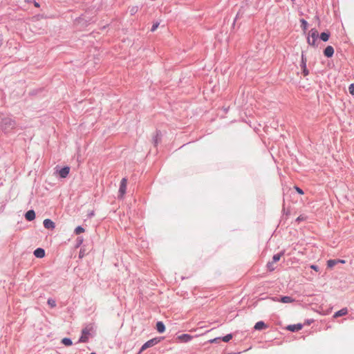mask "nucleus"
<instances>
[{"mask_svg":"<svg viewBox=\"0 0 354 354\" xmlns=\"http://www.w3.org/2000/svg\"><path fill=\"white\" fill-rule=\"evenodd\" d=\"M90 335V330L88 328H85L82 331V335L79 339V342H86L88 340V336Z\"/></svg>","mask_w":354,"mask_h":354,"instance_id":"obj_6","label":"nucleus"},{"mask_svg":"<svg viewBox=\"0 0 354 354\" xmlns=\"http://www.w3.org/2000/svg\"><path fill=\"white\" fill-rule=\"evenodd\" d=\"M84 232V228L82 227V226H77L75 229V231L74 232L76 234H80L82 232Z\"/></svg>","mask_w":354,"mask_h":354,"instance_id":"obj_25","label":"nucleus"},{"mask_svg":"<svg viewBox=\"0 0 354 354\" xmlns=\"http://www.w3.org/2000/svg\"><path fill=\"white\" fill-rule=\"evenodd\" d=\"M83 240H84V239H83V237H82V236H78V237L77 238V239H76V242H77V246L80 245L82 243Z\"/></svg>","mask_w":354,"mask_h":354,"instance_id":"obj_30","label":"nucleus"},{"mask_svg":"<svg viewBox=\"0 0 354 354\" xmlns=\"http://www.w3.org/2000/svg\"><path fill=\"white\" fill-rule=\"evenodd\" d=\"M274 300L281 301L284 304H288V303H291V302L294 301V299L291 297H289V296H283V297H281L279 299H274Z\"/></svg>","mask_w":354,"mask_h":354,"instance_id":"obj_16","label":"nucleus"},{"mask_svg":"<svg viewBox=\"0 0 354 354\" xmlns=\"http://www.w3.org/2000/svg\"><path fill=\"white\" fill-rule=\"evenodd\" d=\"M60 178H65L67 177L70 172V167L68 166H65L60 169L59 171H57Z\"/></svg>","mask_w":354,"mask_h":354,"instance_id":"obj_7","label":"nucleus"},{"mask_svg":"<svg viewBox=\"0 0 354 354\" xmlns=\"http://www.w3.org/2000/svg\"><path fill=\"white\" fill-rule=\"evenodd\" d=\"M319 35L317 30L315 29H311V30L309 32V36L307 38L308 44L314 47H317V44H316V41Z\"/></svg>","mask_w":354,"mask_h":354,"instance_id":"obj_2","label":"nucleus"},{"mask_svg":"<svg viewBox=\"0 0 354 354\" xmlns=\"http://www.w3.org/2000/svg\"><path fill=\"white\" fill-rule=\"evenodd\" d=\"M16 126L15 120L10 117H4L1 119L0 127L4 133H10Z\"/></svg>","mask_w":354,"mask_h":354,"instance_id":"obj_1","label":"nucleus"},{"mask_svg":"<svg viewBox=\"0 0 354 354\" xmlns=\"http://www.w3.org/2000/svg\"><path fill=\"white\" fill-rule=\"evenodd\" d=\"M334 54V48L331 46H328L324 50V55L326 57H331Z\"/></svg>","mask_w":354,"mask_h":354,"instance_id":"obj_10","label":"nucleus"},{"mask_svg":"<svg viewBox=\"0 0 354 354\" xmlns=\"http://www.w3.org/2000/svg\"><path fill=\"white\" fill-rule=\"evenodd\" d=\"M94 214H94V211H91V212H89V213H88V216L89 218H91L92 216H94Z\"/></svg>","mask_w":354,"mask_h":354,"instance_id":"obj_36","label":"nucleus"},{"mask_svg":"<svg viewBox=\"0 0 354 354\" xmlns=\"http://www.w3.org/2000/svg\"><path fill=\"white\" fill-rule=\"evenodd\" d=\"M3 35L1 34H0V47L3 45Z\"/></svg>","mask_w":354,"mask_h":354,"instance_id":"obj_35","label":"nucleus"},{"mask_svg":"<svg viewBox=\"0 0 354 354\" xmlns=\"http://www.w3.org/2000/svg\"><path fill=\"white\" fill-rule=\"evenodd\" d=\"M254 328L255 330H261L267 328L268 326L263 321H259L255 324Z\"/></svg>","mask_w":354,"mask_h":354,"instance_id":"obj_15","label":"nucleus"},{"mask_svg":"<svg viewBox=\"0 0 354 354\" xmlns=\"http://www.w3.org/2000/svg\"><path fill=\"white\" fill-rule=\"evenodd\" d=\"M310 268L315 271H319V268L316 265H311Z\"/></svg>","mask_w":354,"mask_h":354,"instance_id":"obj_34","label":"nucleus"},{"mask_svg":"<svg viewBox=\"0 0 354 354\" xmlns=\"http://www.w3.org/2000/svg\"><path fill=\"white\" fill-rule=\"evenodd\" d=\"M282 255H283V252L275 254L272 257V262H273L274 263H277V261H279L280 260Z\"/></svg>","mask_w":354,"mask_h":354,"instance_id":"obj_21","label":"nucleus"},{"mask_svg":"<svg viewBox=\"0 0 354 354\" xmlns=\"http://www.w3.org/2000/svg\"><path fill=\"white\" fill-rule=\"evenodd\" d=\"M267 268L270 271H273L275 268L274 267V263L272 261H270L267 263Z\"/></svg>","mask_w":354,"mask_h":354,"instance_id":"obj_27","label":"nucleus"},{"mask_svg":"<svg viewBox=\"0 0 354 354\" xmlns=\"http://www.w3.org/2000/svg\"><path fill=\"white\" fill-rule=\"evenodd\" d=\"M348 91L352 95H354V84H351L349 85Z\"/></svg>","mask_w":354,"mask_h":354,"instance_id":"obj_28","label":"nucleus"},{"mask_svg":"<svg viewBox=\"0 0 354 354\" xmlns=\"http://www.w3.org/2000/svg\"><path fill=\"white\" fill-rule=\"evenodd\" d=\"M45 228L48 230H53L55 227V223L49 218H46L43 222Z\"/></svg>","mask_w":354,"mask_h":354,"instance_id":"obj_8","label":"nucleus"},{"mask_svg":"<svg viewBox=\"0 0 354 354\" xmlns=\"http://www.w3.org/2000/svg\"><path fill=\"white\" fill-rule=\"evenodd\" d=\"M339 263L338 259H330L327 261L328 268H332Z\"/></svg>","mask_w":354,"mask_h":354,"instance_id":"obj_20","label":"nucleus"},{"mask_svg":"<svg viewBox=\"0 0 354 354\" xmlns=\"http://www.w3.org/2000/svg\"><path fill=\"white\" fill-rule=\"evenodd\" d=\"M330 33L328 32H323L320 34L319 38L324 41H327L329 39Z\"/></svg>","mask_w":354,"mask_h":354,"instance_id":"obj_19","label":"nucleus"},{"mask_svg":"<svg viewBox=\"0 0 354 354\" xmlns=\"http://www.w3.org/2000/svg\"><path fill=\"white\" fill-rule=\"evenodd\" d=\"M33 3H34V5L36 8H39V3H37V1H35V0L33 1Z\"/></svg>","mask_w":354,"mask_h":354,"instance_id":"obj_38","label":"nucleus"},{"mask_svg":"<svg viewBox=\"0 0 354 354\" xmlns=\"http://www.w3.org/2000/svg\"><path fill=\"white\" fill-rule=\"evenodd\" d=\"M159 342L158 338H153L146 342L140 348L139 353H142L148 348L152 347Z\"/></svg>","mask_w":354,"mask_h":354,"instance_id":"obj_3","label":"nucleus"},{"mask_svg":"<svg viewBox=\"0 0 354 354\" xmlns=\"http://www.w3.org/2000/svg\"><path fill=\"white\" fill-rule=\"evenodd\" d=\"M303 220H304V217L302 216H298L296 219L297 221H303Z\"/></svg>","mask_w":354,"mask_h":354,"instance_id":"obj_37","label":"nucleus"},{"mask_svg":"<svg viewBox=\"0 0 354 354\" xmlns=\"http://www.w3.org/2000/svg\"><path fill=\"white\" fill-rule=\"evenodd\" d=\"M156 330L160 333H162L165 331V326L162 322H158L156 323Z\"/></svg>","mask_w":354,"mask_h":354,"instance_id":"obj_17","label":"nucleus"},{"mask_svg":"<svg viewBox=\"0 0 354 354\" xmlns=\"http://www.w3.org/2000/svg\"><path fill=\"white\" fill-rule=\"evenodd\" d=\"M25 218L28 221H31L34 220L35 218V211L32 210V209L28 210L25 214Z\"/></svg>","mask_w":354,"mask_h":354,"instance_id":"obj_13","label":"nucleus"},{"mask_svg":"<svg viewBox=\"0 0 354 354\" xmlns=\"http://www.w3.org/2000/svg\"><path fill=\"white\" fill-rule=\"evenodd\" d=\"M162 138V134L160 131H156L155 136L153 138V142L154 146H157L158 144L160 142Z\"/></svg>","mask_w":354,"mask_h":354,"instance_id":"obj_12","label":"nucleus"},{"mask_svg":"<svg viewBox=\"0 0 354 354\" xmlns=\"http://www.w3.org/2000/svg\"><path fill=\"white\" fill-rule=\"evenodd\" d=\"M91 354H95L94 353H91Z\"/></svg>","mask_w":354,"mask_h":354,"instance_id":"obj_43","label":"nucleus"},{"mask_svg":"<svg viewBox=\"0 0 354 354\" xmlns=\"http://www.w3.org/2000/svg\"><path fill=\"white\" fill-rule=\"evenodd\" d=\"M290 1H291L292 2H293V3L295 1V0H290Z\"/></svg>","mask_w":354,"mask_h":354,"instance_id":"obj_42","label":"nucleus"},{"mask_svg":"<svg viewBox=\"0 0 354 354\" xmlns=\"http://www.w3.org/2000/svg\"><path fill=\"white\" fill-rule=\"evenodd\" d=\"M193 337L189 334H182L179 336H178V339L181 342H189L192 339Z\"/></svg>","mask_w":354,"mask_h":354,"instance_id":"obj_9","label":"nucleus"},{"mask_svg":"<svg viewBox=\"0 0 354 354\" xmlns=\"http://www.w3.org/2000/svg\"><path fill=\"white\" fill-rule=\"evenodd\" d=\"M34 0H26L27 3H32Z\"/></svg>","mask_w":354,"mask_h":354,"instance_id":"obj_40","label":"nucleus"},{"mask_svg":"<svg viewBox=\"0 0 354 354\" xmlns=\"http://www.w3.org/2000/svg\"><path fill=\"white\" fill-rule=\"evenodd\" d=\"M301 27L304 30H306L308 28V22L304 19H301Z\"/></svg>","mask_w":354,"mask_h":354,"instance_id":"obj_23","label":"nucleus"},{"mask_svg":"<svg viewBox=\"0 0 354 354\" xmlns=\"http://www.w3.org/2000/svg\"><path fill=\"white\" fill-rule=\"evenodd\" d=\"M138 11V7L136 6H134V7H132L131 9H130V13L131 15H133L134 14H136Z\"/></svg>","mask_w":354,"mask_h":354,"instance_id":"obj_29","label":"nucleus"},{"mask_svg":"<svg viewBox=\"0 0 354 354\" xmlns=\"http://www.w3.org/2000/svg\"><path fill=\"white\" fill-rule=\"evenodd\" d=\"M347 313H348L347 308H342L341 310H338V311L335 313L334 317H339L345 315Z\"/></svg>","mask_w":354,"mask_h":354,"instance_id":"obj_18","label":"nucleus"},{"mask_svg":"<svg viewBox=\"0 0 354 354\" xmlns=\"http://www.w3.org/2000/svg\"><path fill=\"white\" fill-rule=\"evenodd\" d=\"M223 342H228L230 339H232V334H227V335L223 337H221Z\"/></svg>","mask_w":354,"mask_h":354,"instance_id":"obj_26","label":"nucleus"},{"mask_svg":"<svg viewBox=\"0 0 354 354\" xmlns=\"http://www.w3.org/2000/svg\"><path fill=\"white\" fill-rule=\"evenodd\" d=\"M34 255L37 258H43L45 256V250L43 248H38L35 250Z\"/></svg>","mask_w":354,"mask_h":354,"instance_id":"obj_14","label":"nucleus"},{"mask_svg":"<svg viewBox=\"0 0 354 354\" xmlns=\"http://www.w3.org/2000/svg\"><path fill=\"white\" fill-rule=\"evenodd\" d=\"M127 178H123L121 181H120V188H119V198H122L123 196L124 195V194L126 193V190H127Z\"/></svg>","mask_w":354,"mask_h":354,"instance_id":"obj_4","label":"nucleus"},{"mask_svg":"<svg viewBox=\"0 0 354 354\" xmlns=\"http://www.w3.org/2000/svg\"><path fill=\"white\" fill-rule=\"evenodd\" d=\"M159 26V23L158 22H156L155 24H153L151 28V32H154L158 27Z\"/></svg>","mask_w":354,"mask_h":354,"instance_id":"obj_31","label":"nucleus"},{"mask_svg":"<svg viewBox=\"0 0 354 354\" xmlns=\"http://www.w3.org/2000/svg\"><path fill=\"white\" fill-rule=\"evenodd\" d=\"M303 328V325L301 324H292L289 325L287 328L291 332H297Z\"/></svg>","mask_w":354,"mask_h":354,"instance_id":"obj_11","label":"nucleus"},{"mask_svg":"<svg viewBox=\"0 0 354 354\" xmlns=\"http://www.w3.org/2000/svg\"><path fill=\"white\" fill-rule=\"evenodd\" d=\"M240 12H241V11H239V12H237V15H236V18L238 17V16L239 15Z\"/></svg>","mask_w":354,"mask_h":354,"instance_id":"obj_41","label":"nucleus"},{"mask_svg":"<svg viewBox=\"0 0 354 354\" xmlns=\"http://www.w3.org/2000/svg\"><path fill=\"white\" fill-rule=\"evenodd\" d=\"M221 337H216L214 339H210L209 342L210 343H217L218 341L221 340Z\"/></svg>","mask_w":354,"mask_h":354,"instance_id":"obj_32","label":"nucleus"},{"mask_svg":"<svg viewBox=\"0 0 354 354\" xmlns=\"http://www.w3.org/2000/svg\"><path fill=\"white\" fill-rule=\"evenodd\" d=\"M47 303L51 308H55L56 306V301L52 298H49L47 301Z\"/></svg>","mask_w":354,"mask_h":354,"instance_id":"obj_24","label":"nucleus"},{"mask_svg":"<svg viewBox=\"0 0 354 354\" xmlns=\"http://www.w3.org/2000/svg\"><path fill=\"white\" fill-rule=\"evenodd\" d=\"M338 260H339V263H345L344 260H340V259H338Z\"/></svg>","mask_w":354,"mask_h":354,"instance_id":"obj_39","label":"nucleus"},{"mask_svg":"<svg viewBox=\"0 0 354 354\" xmlns=\"http://www.w3.org/2000/svg\"><path fill=\"white\" fill-rule=\"evenodd\" d=\"M307 59L305 57L304 53H301V68H302V73L304 76H307L309 74V71L306 67Z\"/></svg>","mask_w":354,"mask_h":354,"instance_id":"obj_5","label":"nucleus"},{"mask_svg":"<svg viewBox=\"0 0 354 354\" xmlns=\"http://www.w3.org/2000/svg\"><path fill=\"white\" fill-rule=\"evenodd\" d=\"M62 343L64 344L65 346H71L73 344V342L71 339L68 337H64L62 339Z\"/></svg>","mask_w":354,"mask_h":354,"instance_id":"obj_22","label":"nucleus"},{"mask_svg":"<svg viewBox=\"0 0 354 354\" xmlns=\"http://www.w3.org/2000/svg\"><path fill=\"white\" fill-rule=\"evenodd\" d=\"M295 189H296V191H297L299 194H301V195L304 194V191H303L301 188H299V187H295Z\"/></svg>","mask_w":354,"mask_h":354,"instance_id":"obj_33","label":"nucleus"}]
</instances>
